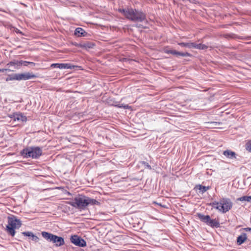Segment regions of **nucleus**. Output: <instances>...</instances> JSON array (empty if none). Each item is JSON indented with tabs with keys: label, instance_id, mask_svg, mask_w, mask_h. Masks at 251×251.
<instances>
[{
	"label": "nucleus",
	"instance_id": "nucleus-1",
	"mask_svg": "<svg viewBox=\"0 0 251 251\" xmlns=\"http://www.w3.org/2000/svg\"><path fill=\"white\" fill-rule=\"evenodd\" d=\"M68 203L80 210L85 209L86 207L90 205H100L99 201L83 195H78L74 199L73 201H69Z\"/></svg>",
	"mask_w": 251,
	"mask_h": 251
},
{
	"label": "nucleus",
	"instance_id": "nucleus-2",
	"mask_svg": "<svg viewBox=\"0 0 251 251\" xmlns=\"http://www.w3.org/2000/svg\"><path fill=\"white\" fill-rule=\"evenodd\" d=\"M119 11L126 19L132 22H147L146 14L141 10L127 8L125 9H119Z\"/></svg>",
	"mask_w": 251,
	"mask_h": 251
},
{
	"label": "nucleus",
	"instance_id": "nucleus-3",
	"mask_svg": "<svg viewBox=\"0 0 251 251\" xmlns=\"http://www.w3.org/2000/svg\"><path fill=\"white\" fill-rule=\"evenodd\" d=\"M42 153V148L39 147H29L23 149L20 152L24 157H31L33 159H38Z\"/></svg>",
	"mask_w": 251,
	"mask_h": 251
},
{
	"label": "nucleus",
	"instance_id": "nucleus-4",
	"mask_svg": "<svg viewBox=\"0 0 251 251\" xmlns=\"http://www.w3.org/2000/svg\"><path fill=\"white\" fill-rule=\"evenodd\" d=\"M41 234L45 239L52 242L56 247H60L65 244L64 238L62 237L46 231L42 232Z\"/></svg>",
	"mask_w": 251,
	"mask_h": 251
},
{
	"label": "nucleus",
	"instance_id": "nucleus-5",
	"mask_svg": "<svg viewBox=\"0 0 251 251\" xmlns=\"http://www.w3.org/2000/svg\"><path fill=\"white\" fill-rule=\"evenodd\" d=\"M198 216L201 221L213 228L220 227V225L219 221L216 219H211L209 215H204L201 213H198Z\"/></svg>",
	"mask_w": 251,
	"mask_h": 251
},
{
	"label": "nucleus",
	"instance_id": "nucleus-6",
	"mask_svg": "<svg viewBox=\"0 0 251 251\" xmlns=\"http://www.w3.org/2000/svg\"><path fill=\"white\" fill-rule=\"evenodd\" d=\"M16 229V217L14 215H11L8 217L7 225L6 226V230L7 232L14 236L15 233Z\"/></svg>",
	"mask_w": 251,
	"mask_h": 251
},
{
	"label": "nucleus",
	"instance_id": "nucleus-7",
	"mask_svg": "<svg viewBox=\"0 0 251 251\" xmlns=\"http://www.w3.org/2000/svg\"><path fill=\"white\" fill-rule=\"evenodd\" d=\"M232 207V202L228 198H222L220 200V211L225 213L228 211Z\"/></svg>",
	"mask_w": 251,
	"mask_h": 251
},
{
	"label": "nucleus",
	"instance_id": "nucleus-8",
	"mask_svg": "<svg viewBox=\"0 0 251 251\" xmlns=\"http://www.w3.org/2000/svg\"><path fill=\"white\" fill-rule=\"evenodd\" d=\"M6 69L7 72L8 77L6 78V81L12 80L16 79V74H10L9 73L14 72L16 69V63L14 61H11L8 63L6 66Z\"/></svg>",
	"mask_w": 251,
	"mask_h": 251
},
{
	"label": "nucleus",
	"instance_id": "nucleus-9",
	"mask_svg": "<svg viewBox=\"0 0 251 251\" xmlns=\"http://www.w3.org/2000/svg\"><path fill=\"white\" fill-rule=\"evenodd\" d=\"M71 242L76 246L85 247L86 246V242L81 237L77 235H72L70 238Z\"/></svg>",
	"mask_w": 251,
	"mask_h": 251
},
{
	"label": "nucleus",
	"instance_id": "nucleus-10",
	"mask_svg": "<svg viewBox=\"0 0 251 251\" xmlns=\"http://www.w3.org/2000/svg\"><path fill=\"white\" fill-rule=\"evenodd\" d=\"M164 52L167 54H171L174 55H175L177 57H179V56H182V57H187V56L191 57V56H192V55L188 52H180V51H176V50H175L166 49V50H165Z\"/></svg>",
	"mask_w": 251,
	"mask_h": 251
},
{
	"label": "nucleus",
	"instance_id": "nucleus-11",
	"mask_svg": "<svg viewBox=\"0 0 251 251\" xmlns=\"http://www.w3.org/2000/svg\"><path fill=\"white\" fill-rule=\"evenodd\" d=\"M37 77L36 75L30 73H25L17 74V80H28L35 78Z\"/></svg>",
	"mask_w": 251,
	"mask_h": 251
},
{
	"label": "nucleus",
	"instance_id": "nucleus-12",
	"mask_svg": "<svg viewBox=\"0 0 251 251\" xmlns=\"http://www.w3.org/2000/svg\"><path fill=\"white\" fill-rule=\"evenodd\" d=\"M50 67L52 68H59L60 69H74L75 66L72 65L70 63H53L51 64Z\"/></svg>",
	"mask_w": 251,
	"mask_h": 251
},
{
	"label": "nucleus",
	"instance_id": "nucleus-13",
	"mask_svg": "<svg viewBox=\"0 0 251 251\" xmlns=\"http://www.w3.org/2000/svg\"><path fill=\"white\" fill-rule=\"evenodd\" d=\"M223 154L227 158L233 159L236 158V153L231 150H227L223 152Z\"/></svg>",
	"mask_w": 251,
	"mask_h": 251
},
{
	"label": "nucleus",
	"instance_id": "nucleus-14",
	"mask_svg": "<svg viewBox=\"0 0 251 251\" xmlns=\"http://www.w3.org/2000/svg\"><path fill=\"white\" fill-rule=\"evenodd\" d=\"M22 234L25 236L28 237L29 239L35 242H37L39 240V238L37 236L34 235L32 232L25 231L22 232Z\"/></svg>",
	"mask_w": 251,
	"mask_h": 251
},
{
	"label": "nucleus",
	"instance_id": "nucleus-15",
	"mask_svg": "<svg viewBox=\"0 0 251 251\" xmlns=\"http://www.w3.org/2000/svg\"><path fill=\"white\" fill-rule=\"evenodd\" d=\"M87 33L82 28L77 27L75 31V35L77 37H85L87 35Z\"/></svg>",
	"mask_w": 251,
	"mask_h": 251
},
{
	"label": "nucleus",
	"instance_id": "nucleus-16",
	"mask_svg": "<svg viewBox=\"0 0 251 251\" xmlns=\"http://www.w3.org/2000/svg\"><path fill=\"white\" fill-rule=\"evenodd\" d=\"M247 239V234L245 233H242L239 235L237 238V244L240 245L244 243L245 241Z\"/></svg>",
	"mask_w": 251,
	"mask_h": 251
},
{
	"label": "nucleus",
	"instance_id": "nucleus-17",
	"mask_svg": "<svg viewBox=\"0 0 251 251\" xmlns=\"http://www.w3.org/2000/svg\"><path fill=\"white\" fill-rule=\"evenodd\" d=\"M95 46V44L92 42H86L81 43L77 45V47L85 48V49H92Z\"/></svg>",
	"mask_w": 251,
	"mask_h": 251
},
{
	"label": "nucleus",
	"instance_id": "nucleus-18",
	"mask_svg": "<svg viewBox=\"0 0 251 251\" xmlns=\"http://www.w3.org/2000/svg\"><path fill=\"white\" fill-rule=\"evenodd\" d=\"M192 48L200 50H206L208 48V46L202 44H196L195 43H192Z\"/></svg>",
	"mask_w": 251,
	"mask_h": 251
},
{
	"label": "nucleus",
	"instance_id": "nucleus-19",
	"mask_svg": "<svg viewBox=\"0 0 251 251\" xmlns=\"http://www.w3.org/2000/svg\"><path fill=\"white\" fill-rule=\"evenodd\" d=\"M210 188V186H202L201 184L196 185L195 188V189H199V190H201V194H203L206 191L209 190Z\"/></svg>",
	"mask_w": 251,
	"mask_h": 251
},
{
	"label": "nucleus",
	"instance_id": "nucleus-20",
	"mask_svg": "<svg viewBox=\"0 0 251 251\" xmlns=\"http://www.w3.org/2000/svg\"><path fill=\"white\" fill-rule=\"evenodd\" d=\"M27 120L26 117L22 113H17V121H21L25 122Z\"/></svg>",
	"mask_w": 251,
	"mask_h": 251
},
{
	"label": "nucleus",
	"instance_id": "nucleus-21",
	"mask_svg": "<svg viewBox=\"0 0 251 251\" xmlns=\"http://www.w3.org/2000/svg\"><path fill=\"white\" fill-rule=\"evenodd\" d=\"M238 201H246L248 202H251V196H243L242 197H240L237 199Z\"/></svg>",
	"mask_w": 251,
	"mask_h": 251
},
{
	"label": "nucleus",
	"instance_id": "nucleus-22",
	"mask_svg": "<svg viewBox=\"0 0 251 251\" xmlns=\"http://www.w3.org/2000/svg\"><path fill=\"white\" fill-rule=\"evenodd\" d=\"M210 205H211L213 208L216 209L220 211V201H213V202H211L209 204Z\"/></svg>",
	"mask_w": 251,
	"mask_h": 251
},
{
	"label": "nucleus",
	"instance_id": "nucleus-23",
	"mask_svg": "<svg viewBox=\"0 0 251 251\" xmlns=\"http://www.w3.org/2000/svg\"><path fill=\"white\" fill-rule=\"evenodd\" d=\"M179 46L182 47H185L188 48L189 49L192 48V43H184V42H181L178 44Z\"/></svg>",
	"mask_w": 251,
	"mask_h": 251
},
{
	"label": "nucleus",
	"instance_id": "nucleus-24",
	"mask_svg": "<svg viewBox=\"0 0 251 251\" xmlns=\"http://www.w3.org/2000/svg\"><path fill=\"white\" fill-rule=\"evenodd\" d=\"M115 106L119 108H123L125 109H129L130 108V106H128V105L125 104L124 103H119L118 104L116 105Z\"/></svg>",
	"mask_w": 251,
	"mask_h": 251
},
{
	"label": "nucleus",
	"instance_id": "nucleus-25",
	"mask_svg": "<svg viewBox=\"0 0 251 251\" xmlns=\"http://www.w3.org/2000/svg\"><path fill=\"white\" fill-rule=\"evenodd\" d=\"M28 65H31L32 66H34L35 65V63L32 62H28L26 61H24L23 66H27Z\"/></svg>",
	"mask_w": 251,
	"mask_h": 251
},
{
	"label": "nucleus",
	"instance_id": "nucleus-26",
	"mask_svg": "<svg viewBox=\"0 0 251 251\" xmlns=\"http://www.w3.org/2000/svg\"><path fill=\"white\" fill-rule=\"evenodd\" d=\"M142 164L143 165H144V167L149 170H151V165L147 162H145V161H143L142 162Z\"/></svg>",
	"mask_w": 251,
	"mask_h": 251
},
{
	"label": "nucleus",
	"instance_id": "nucleus-27",
	"mask_svg": "<svg viewBox=\"0 0 251 251\" xmlns=\"http://www.w3.org/2000/svg\"><path fill=\"white\" fill-rule=\"evenodd\" d=\"M246 149L247 151L251 152V143H248L246 144Z\"/></svg>",
	"mask_w": 251,
	"mask_h": 251
},
{
	"label": "nucleus",
	"instance_id": "nucleus-28",
	"mask_svg": "<svg viewBox=\"0 0 251 251\" xmlns=\"http://www.w3.org/2000/svg\"><path fill=\"white\" fill-rule=\"evenodd\" d=\"M24 61L23 60H17V68L23 66Z\"/></svg>",
	"mask_w": 251,
	"mask_h": 251
},
{
	"label": "nucleus",
	"instance_id": "nucleus-29",
	"mask_svg": "<svg viewBox=\"0 0 251 251\" xmlns=\"http://www.w3.org/2000/svg\"><path fill=\"white\" fill-rule=\"evenodd\" d=\"M22 225L21 221L17 219V229L19 228Z\"/></svg>",
	"mask_w": 251,
	"mask_h": 251
},
{
	"label": "nucleus",
	"instance_id": "nucleus-30",
	"mask_svg": "<svg viewBox=\"0 0 251 251\" xmlns=\"http://www.w3.org/2000/svg\"><path fill=\"white\" fill-rule=\"evenodd\" d=\"M63 3V4L65 5H69L71 3H72V2H71L69 0H66L65 1H64Z\"/></svg>",
	"mask_w": 251,
	"mask_h": 251
},
{
	"label": "nucleus",
	"instance_id": "nucleus-31",
	"mask_svg": "<svg viewBox=\"0 0 251 251\" xmlns=\"http://www.w3.org/2000/svg\"><path fill=\"white\" fill-rule=\"evenodd\" d=\"M6 70L7 69H6V67H5V68L3 69H0V72L4 73L7 75V72Z\"/></svg>",
	"mask_w": 251,
	"mask_h": 251
},
{
	"label": "nucleus",
	"instance_id": "nucleus-32",
	"mask_svg": "<svg viewBox=\"0 0 251 251\" xmlns=\"http://www.w3.org/2000/svg\"><path fill=\"white\" fill-rule=\"evenodd\" d=\"M16 32H17V35H20V36H22L23 34L22 32L21 31H20L19 29H18L17 28V31H16Z\"/></svg>",
	"mask_w": 251,
	"mask_h": 251
},
{
	"label": "nucleus",
	"instance_id": "nucleus-33",
	"mask_svg": "<svg viewBox=\"0 0 251 251\" xmlns=\"http://www.w3.org/2000/svg\"><path fill=\"white\" fill-rule=\"evenodd\" d=\"M243 230H245L246 231H251V228L250 227H246L243 229Z\"/></svg>",
	"mask_w": 251,
	"mask_h": 251
},
{
	"label": "nucleus",
	"instance_id": "nucleus-34",
	"mask_svg": "<svg viewBox=\"0 0 251 251\" xmlns=\"http://www.w3.org/2000/svg\"><path fill=\"white\" fill-rule=\"evenodd\" d=\"M187 1H189L191 3H195V0H187Z\"/></svg>",
	"mask_w": 251,
	"mask_h": 251
},
{
	"label": "nucleus",
	"instance_id": "nucleus-35",
	"mask_svg": "<svg viewBox=\"0 0 251 251\" xmlns=\"http://www.w3.org/2000/svg\"><path fill=\"white\" fill-rule=\"evenodd\" d=\"M183 2L185 3L187 0H181Z\"/></svg>",
	"mask_w": 251,
	"mask_h": 251
},
{
	"label": "nucleus",
	"instance_id": "nucleus-36",
	"mask_svg": "<svg viewBox=\"0 0 251 251\" xmlns=\"http://www.w3.org/2000/svg\"><path fill=\"white\" fill-rule=\"evenodd\" d=\"M79 44L75 43V44L74 45H75V46L77 47V45H79Z\"/></svg>",
	"mask_w": 251,
	"mask_h": 251
},
{
	"label": "nucleus",
	"instance_id": "nucleus-37",
	"mask_svg": "<svg viewBox=\"0 0 251 251\" xmlns=\"http://www.w3.org/2000/svg\"><path fill=\"white\" fill-rule=\"evenodd\" d=\"M18 101L21 102V100H17V102H18Z\"/></svg>",
	"mask_w": 251,
	"mask_h": 251
}]
</instances>
